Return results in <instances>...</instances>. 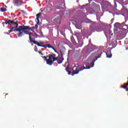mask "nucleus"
Wrapping results in <instances>:
<instances>
[{
  "instance_id": "obj_8",
  "label": "nucleus",
  "mask_w": 128,
  "mask_h": 128,
  "mask_svg": "<svg viewBox=\"0 0 128 128\" xmlns=\"http://www.w3.org/2000/svg\"><path fill=\"white\" fill-rule=\"evenodd\" d=\"M120 88L126 90V91H128V80L126 84H124V85H121Z\"/></svg>"
},
{
  "instance_id": "obj_6",
  "label": "nucleus",
  "mask_w": 128,
  "mask_h": 128,
  "mask_svg": "<svg viewBox=\"0 0 128 128\" xmlns=\"http://www.w3.org/2000/svg\"><path fill=\"white\" fill-rule=\"evenodd\" d=\"M42 15V13H38V14H36V17H37L36 19V23L34 27H32L33 28L36 29L38 28V26L39 25L40 20L39 18L40 16Z\"/></svg>"
},
{
  "instance_id": "obj_11",
  "label": "nucleus",
  "mask_w": 128,
  "mask_h": 128,
  "mask_svg": "<svg viewBox=\"0 0 128 128\" xmlns=\"http://www.w3.org/2000/svg\"><path fill=\"white\" fill-rule=\"evenodd\" d=\"M49 58V56H42V58L45 60L46 62V64H49L48 63V60H49V59L47 60V58Z\"/></svg>"
},
{
  "instance_id": "obj_18",
  "label": "nucleus",
  "mask_w": 128,
  "mask_h": 128,
  "mask_svg": "<svg viewBox=\"0 0 128 128\" xmlns=\"http://www.w3.org/2000/svg\"><path fill=\"white\" fill-rule=\"evenodd\" d=\"M68 72V75H70V74H71V71L68 70V72Z\"/></svg>"
},
{
  "instance_id": "obj_22",
  "label": "nucleus",
  "mask_w": 128,
  "mask_h": 128,
  "mask_svg": "<svg viewBox=\"0 0 128 128\" xmlns=\"http://www.w3.org/2000/svg\"><path fill=\"white\" fill-rule=\"evenodd\" d=\"M54 56L55 57L56 55L55 54H54Z\"/></svg>"
},
{
  "instance_id": "obj_7",
  "label": "nucleus",
  "mask_w": 128,
  "mask_h": 128,
  "mask_svg": "<svg viewBox=\"0 0 128 128\" xmlns=\"http://www.w3.org/2000/svg\"><path fill=\"white\" fill-rule=\"evenodd\" d=\"M14 2L17 6H20L22 4V0H14Z\"/></svg>"
},
{
  "instance_id": "obj_3",
  "label": "nucleus",
  "mask_w": 128,
  "mask_h": 128,
  "mask_svg": "<svg viewBox=\"0 0 128 128\" xmlns=\"http://www.w3.org/2000/svg\"><path fill=\"white\" fill-rule=\"evenodd\" d=\"M92 68V66H88L87 64H86V67H85L84 66L83 67H81L80 68V69H79L78 70V67L75 66L73 68V73H72V76H74V74H78L79 73L80 71H82V70H84L86 69V70H89L90 69V68Z\"/></svg>"
},
{
  "instance_id": "obj_14",
  "label": "nucleus",
  "mask_w": 128,
  "mask_h": 128,
  "mask_svg": "<svg viewBox=\"0 0 128 128\" xmlns=\"http://www.w3.org/2000/svg\"><path fill=\"white\" fill-rule=\"evenodd\" d=\"M121 36H122V37L124 38L125 36H126V32H122V33L121 34Z\"/></svg>"
},
{
  "instance_id": "obj_20",
  "label": "nucleus",
  "mask_w": 128,
  "mask_h": 128,
  "mask_svg": "<svg viewBox=\"0 0 128 128\" xmlns=\"http://www.w3.org/2000/svg\"><path fill=\"white\" fill-rule=\"evenodd\" d=\"M21 12H23V14H25V12L24 10H21Z\"/></svg>"
},
{
  "instance_id": "obj_15",
  "label": "nucleus",
  "mask_w": 128,
  "mask_h": 128,
  "mask_svg": "<svg viewBox=\"0 0 128 128\" xmlns=\"http://www.w3.org/2000/svg\"><path fill=\"white\" fill-rule=\"evenodd\" d=\"M68 69H70V67L68 66H67V67L66 68V72H68Z\"/></svg>"
},
{
  "instance_id": "obj_16",
  "label": "nucleus",
  "mask_w": 128,
  "mask_h": 128,
  "mask_svg": "<svg viewBox=\"0 0 128 128\" xmlns=\"http://www.w3.org/2000/svg\"><path fill=\"white\" fill-rule=\"evenodd\" d=\"M39 54H40L41 56H44L43 53L42 52L40 51V52H38Z\"/></svg>"
},
{
  "instance_id": "obj_5",
  "label": "nucleus",
  "mask_w": 128,
  "mask_h": 128,
  "mask_svg": "<svg viewBox=\"0 0 128 128\" xmlns=\"http://www.w3.org/2000/svg\"><path fill=\"white\" fill-rule=\"evenodd\" d=\"M32 42L34 44L37 45L38 46H40V47H42V48H54L50 44L42 45L44 44V42H38L34 40H32Z\"/></svg>"
},
{
  "instance_id": "obj_13",
  "label": "nucleus",
  "mask_w": 128,
  "mask_h": 128,
  "mask_svg": "<svg viewBox=\"0 0 128 128\" xmlns=\"http://www.w3.org/2000/svg\"><path fill=\"white\" fill-rule=\"evenodd\" d=\"M1 11L2 12H5L6 11V8H1Z\"/></svg>"
},
{
  "instance_id": "obj_23",
  "label": "nucleus",
  "mask_w": 128,
  "mask_h": 128,
  "mask_svg": "<svg viewBox=\"0 0 128 128\" xmlns=\"http://www.w3.org/2000/svg\"><path fill=\"white\" fill-rule=\"evenodd\" d=\"M2 24H3V25L4 24V22H2Z\"/></svg>"
},
{
  "instance_id": "obj_19",
  "label": "nucleus",
  "mask_w": 128,
  "mask_h": 128,
  "mask_svg": "<svg viewBox=\"0 0 128 128\" xmlns=\"http://www.w3.org/2000/svg\"><path fill=\"white\" fill-rule=\"evenodd\" d=\"M37 50H38V48H34V50L36 51V52H38V51Z\"/></svg>"
},
{
  "instance_id": "obj_1",
  "label": "nucleus",
  "mask_w": 128,
  "mask_h": 128,
  "mask_svg": "<svg viewBox=\"0 0 128 128\" xmlns=\"http://www.w3.org/2000/svg\"><path fill=\"white\" fill-rule=\"evenodd\" d=\"M18 20H16V22H14V20H8L7 21L5 22L6 24H9L10 26V30L8 31L9 33L8 32H4L5 34H10V32H18L19 33L18 34V36L19 38H20L24 36V33L25 34L29 36V39L30 40L28 41L29 42H32V27H30V26H20L18 27Z\"/></svg>"
},
{
  "instance_id": "obj_17",
  "label": "nucleus",
  "mask_w": 128,
  "mask_h": 128,
  "mask_svg": "<svg viewBox=\"0 0 128 128\" xmlns=\"http://www.w3.org/2000/svg\"><path fill=\"white\" fill-rule=\"evenodd\" d=\"M52 49L54 51V52H56V53H58L56 52V50L53 47Z\"/></svg>"
},
{
  "instance_id": "obj_2",
  "label": "nucleus",
  "mask_w": 128,
  "mask_h": 128,
  "mask_svg": "<svg viewBox=\"0 0 128 128\" xmlns=\"http://www.w3.org/2000/svg\"><path fill=\"white\" fill-rule=\"evenodd\" d=\"M60 56H58V57H54L52 54H48V63L49 66H52L54 62L56 61L57 63L58 64H62L64 58V52L60 50Z\"/></svg>"
},
{
  "instance_id": "obj_9",
  "label": "nucleus",
  "mask_w": 128,
  "mask_h": 128,
  "mask_svg": "<svg viewBox=\"0 0 128 128\" xmlns=\"http://www.w3.org/2000/svg\"><path fill=\"white\" fill-rule=\"evenodd\" d=\"M103 53H104V52H102L101 53V54H99L98 56L97 57V58H96L95 60H93L92 63L91 64H92V66H91V68H93V67H94V62H96V61L98 60V58H100L102 57V54Z\"/></svg>"
},
{
  "instance_id": "obj_10",
  "label": "nucleus",
  "mask_w": 128,
  "mask_h": 128,
  "mask_svg": "<svg viewBox=\"0 0 128 128\" xmlns=\"http://www.w3.org/2000/svg\"><path fill=\"white\" fill-rule=\"evenodd\" d=\"M119 1L124 5L128 4V0H119Z\"/></svg>"
},
{
  "instance_id": "obj_4",
  "label": "nucleus",
  "mask_w": 128,
  "mask_h": 128,
  "mask_svg": "<svg viewBox=\"0 0 128 128\" xmlns=\"http://www.w3.org/2000/svg\"><path fill=\"white\" fill-rule=\"evenodd\" d=\"M114 26L120 30H127L128 29V24H126L124 23L120 24V22H116L114 24Z\"/></svg>"
},
{
  "instance_id": "obj_21",
  "label": "nucleus",
  "mask_w": 128,
  "mask_h": 128,
  "mask_svg": "<svg viewBox=\"0 0 128 128\" xmlns=\"http://www.w3.org/2000/svg\"><path fill=\"white\" fill-rule=\"evenodd\" d=\"M126 50H128V47L126 48Z\"/></svg>"
},
{
  "instance_id": "obj_12",
  "label": "nucleus",
  "mask_w": 128,
  "mask_h": 128,
  "mask_svg": "<svg viewBox=\"0 0 128 128\" xmlns=\"http://www.w3.org/2000/svg\"><path fill=\"white\" fill-rule=\"evenodd\" d=\"M103 52L106 54L107 58H112V54H111L110 52V53L109 56L108 55V54H107V53L106 52Z\"/></svg>"
}]
</instances>
